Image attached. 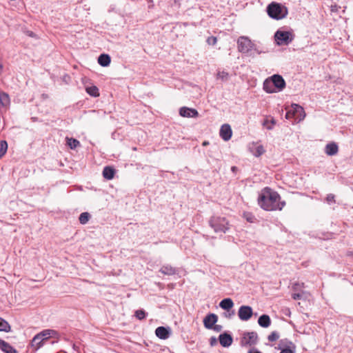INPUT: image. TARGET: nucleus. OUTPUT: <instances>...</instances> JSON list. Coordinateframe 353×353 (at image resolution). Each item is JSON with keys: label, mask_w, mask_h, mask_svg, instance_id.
<instances>
[{"label": "nucleus", "mask_w": 353, "mask_h": 353, "mask_svg": "<svg viewBox=\"0 0 353 353\" xmlns=\"http://www.w3.org/2000/svg\"><path fill=\"white\" fill-rule=\"evenodd\" d=\"M238 50L242 53L248 52L252 48L251 40L247 37H240L237 40Z\"/></svg>", "instance_id": "423d86ee"}, {"label": "nucleus", "mask_w": 353, "mask_h": 353, "mask_svg": "<svg viewBox=\"0 0 353 353\" xmlns=\"http://www.w3.org/2000/svg\"><path fill=\"white\" fill-rule=\"evenodd\" d=\"M135 316L139 319L142 320L145 317V313L142 310H139L135 312Z\"/></svg>", "instance_id": "f704fd0d"}, {"label": "nucleus", "mask_w": 353, "mask_h": 353, "mask_svg": "<svg viewBox=\"0 0 353 353\" xmlns=\"http://www.w3.org/2000/svg\"><path fill=\"white\" fill-rule=\"evenodd\" d=\"M219 342L223 347H229L232 343V338L230 334H222L219 336Z\"/></svg>", "instance_id": "dca6fc26"}, {"label": "nucleus", "mask_w": 353, "mask_h": 353, "mask_svg": "<svg viewBox=\"0 0 353 353\" xmlns=\"http://www.w3.org/2000/svg\"><path fill=\"white\" fill-rule=\"evenodd\" d=\"M326 201L329 203L335 202L334 195L332 194H328L326 197Z\"/></svg>", "instance_id": "58836bf2"}, {"label": "nucleus", "mask_w": 353, "mask_h": 353, "mask_svg": "<svg viewBox=\"0 0 353 353\" xmlns=\"http://www.w3.org/2000/svg\"><path fill=\"white\" fill-rule=\"evenodd\" d=\"M230 74L226 71H219L216 74L217 79H221L222 81H226L228 80Z\"/></svg>", "instance_id": "cd10ccee"}, {"label": "nucleus", "mask_w": 353, "mask_h": 353, "mask_svg": "<svg viewBox=\"0 0 353 353\" xmlns=\"http://www.w3.org/2000/svg\"><path fill=\"white\" fill-rule=\"evenodd\" d=\"M210 225L215 232L225 233L229 229V222L224 217L212 216L210 220Z\"/></svg>", "instance_id": "20e7f679"}, {"label": "nucleus", "mask_w": 353, "mask_h": 353, "mask_svg": "<svg viewBox=\"0 0 353 353\" xmlns=\"http://www.w3.org/2000/svg\"><path fill=\"white\" fill-rule=\"evenodd\" d=\"M11 327L9 323L4 319L0 317V331L9 332Z\"/></svg>", "instance_id": "393cba45"}, {"label": "nucleus", "mask_w": 353, "mask_h": 353, "mask_svg": "<svg viewBox=\"0 0 353 353\" xmlns=\"http://www.w3.org/2000/svg\"><path fill=\"white\" fill-rule=\"evenodd\" d=\"M279 334L276 332H272L269 336H268V340L270 341H276L278 339H279Z\"/></svg>", "instance_id": "e433bc0d"}, {"label": "nucleus", "mask_w": 353, "mask_h": 353, "mask_svg": "<svg viewBox=\"0 0 353 353\" xmlns=\"http://www.w3.org/2000/svg\"><path fill=\"white\" fill-rule=\"evenodd\" d=\"M3 342H4V341L0 339V347H1Z\"/></svg>", "instance_id": "a18cd8bd"}, {"label": "nucleus", "mask_w": 353, "mask_h": 353, "mask_svg": "<svg viewBox=\"0 0 353 353\" xmlns=\"http://www.w3.org/2000/svg\"><path fill=\"white\" fill-rule=\"evenodd\" d=\"M170 329L163 326L158 327L155 330L156 336L161 339H167L170 335Z\"/></svg>", "instance_id": "f8f14e48"}, {"label": "nucleus", "mask_w": 353, "mask_h": 353, "mask_svg": "<svg viewBox=\"0 0 353 353\" xmlns=\"http://www.w3.org/2000/svg\"><path fill=\"white\" fill-rule=\"evenodd\" d=\"M276 122L274 119H271L269 120L268 119H265L263 122V125L268 129L271 130L272 127L275 125Z\"/></svg>", "instance_id": "2f4dec72"}, {"label": "nucleus", "mask_w": 353, "mask_h": 353, "mask_svg": "<svg viewBox=\"0 0 353 353\" xmlns=\"http://www.w3.org/2000/svg\"><path fill=\"white\" fill-rule=\"evenodd\" d=\"M219 305L222 309L229 310L233 307L234 303L231 299H224L220 302Z\"/></svg>", "instance_id": "4be33fe9"}, {"label": "nucleus", "mask_w": 353, "mask_h": 353, "mask_svg": "<svg viewBox=\"0 0 353 353\" xmlns=\"http://www.w3.org/2000/svg\"><path fill=\"white\" fill-rule=\"evenodd\" d=\"M325 152L329 156L335 155L339 152V147L337 144L334 142L330 143L326 145Z\"/></svg>", "instance_id": "2eb2a0df"}, {"label": "nucleus", "mask_w": 353, "mask_h": 353, "mask_svg": "<svg viewBox=\"0 0 353 353\" xmlns=\"http://www.w3.org/2000/svg\"><path fill=\"white\" fill-rule=\"evenodd\" d=\"M115 170L110 166H106L103 168V176L105 179L110 180L114 178Z\"/></svg>", "instance_id": "6ab92c4d"}, {"label": "nucleus", "mask_w": 353, "mask_h": 353, "mask_svg": "<svg viewBox=\"0 0 353 353\" xmlns=\"http://www.w3.org/2000/svg\"><path fill=\"white\" fill-rule=\"evenodd\" d=\"M285 117L288 119L294 118L296 120L302 121L305 117V113L303 107L298 104H292L291 108L286 112Z\"/></svg>", "instance_id": "39448f33"}, {"label": "nucleus", "mask_w": 353, "mask_h": 353, "mask_svg": "<svg viewBox=\"0 0 353 353\" xmlns=\"http://www.w3.org/2000/svg\"><path fill=\"white\" fill-rule=\"evenodd\" d=\"M45 341L41 338L37 334L34 336L31 342V347L33 348L34 351L38 350L44 344Z\"/></svg>", "instance_id": "4468645a"}, {"label": "nucleus", "mask_w": 353, "mask_h": 353, "mask_svg": "<svg viewBox=\"0 0 353 353\" xmlns=\"http://www.w3.org/2000/svg\"><path fill=\"white\" fill-rule=\"evenodd\" d=\"M160 272L163 274H166V275H173L176 273V270L174 268H172V266L170 265H163L161 270H160Z\"/></svg>", "instance_id": "5701e85b"}, {"label": "nucleus", "mask_w": 353, "mask_h": 353, "mask_svg": "<svg viewBox=\"0 0 353 353\" xmlns=\"http://www.w3.org/2000/svg\"><path fill=\"white\" fill-rule=\"evenodd\" d=\"M206 42L209 45L214 46L217 42V38L216 37H213V36L209 37L207 39Z\"/></svg>", "instance_id": "c9c22d12"}, {"label": "nucleus", "mask_w": 353, "mask_h": 353, "mask_svg": "<svg viewBox=\"0 0 353 353\" xmlns=\"http://www.w3.org/2000/svg\"><path fill=\"white\" fill-rule=\"evenodd\" d=\"M90 219V214L88 212H83L80 214L79 220L81 224H85Z\"/></svg>", "instance_id": "c85d7f7f"}, {"label": "nucleus", "mask_w": 353, "mask_h": 353, "mask_svg": "<svg viewBox=\"0 0 353 353\" xmlns=\"http://www.w3.org/2000/svg\"><path fill=\"white\" fill-rule=\"evenodd\" d=\"M350 256H351L352 258H353V251L352 252H350V253L349 254Z\"/></svg>", "instance_id": "49530a36"}, {"label": "nucleus", "mask_w": 353, "mask_h": 353, "mask_svg": "<svg viewBox=\"0 0 353 353\" xmlns=\"http://www.w3.org/2000/svg\"><path fill=\"white\" fill-rule=\"evenodd\" d=\"M39 336L42 338L45 341L51 337H55L57 334V332L54 330H45L39 332Z\"/></svg>", "instance_id": "f3484780"}, {"label": "nucleus", "mask_w": 353, "mask_h": 353, "mask_svg": "<svg viewBox=\"0 0 353 353\" xmlns=\"http://www.w3.org/2000/svg\"><path fill=\"white\" fill-rule=\"evenodd\" d=\"M244 217L250 223H253L255 220L254 216L250 213L244 214Z\"/></svg>", "instance_id": "4c0bfd02"}, {"label": "nucleus", "mask_w": 353, "mask_h": 353, "mask_svg": "<svg viewBox=\"0 0 353 353\" xmlns=\"http://www.w3.org/2000/svg\"><path fill=\"white\" fill-rule=\"evenodd\" d=\"M0 103L3 107L8 108L10 105V99L5 92H0Z\"/></svg>", "instance_id": "a211bd4d"}, {"label": "nucleus", "mask_w": 353, "mask_h": 353, "mask_svg": "<svg viewBox=\"0 0 353 353\" xmlns=\"http://www.w3.org/2000/svg\"><path fill=\"white\" fill-rule=\"evenodd\" d=\"M1 349L5 353H17V350L6 341L2 344Z\"/></svg>", "instance_id": "b1692460"}, {"label": "nucleus", "mask_w": 353, "mask_h": 353, "mask_svg": "<svg viewBox=\"0 0 353 353\" xmlns=\"http://www.w3.org/2000/svg\"><path fill=\"white\" fill-rule=\"evenodd\" d=\"M291 345L288 347L281 350L280 353H294L296 347L294 344L291 343Z\"/></svg>", "instance_id": "473e14b6"}, {"label": "nucleus", "mask_w": 353, "mask_h": 353, "mask_svg": "<svg viewBox=\"0 0 353 353\" xmlns=\"http://www.w3.org/2000/svg\"><path fill=\"white\" fill-rule=\"evenodd\" d=\"M285 81L279 74H274L263 83V89L268 93H274L285 88Z\"/></svg>", "instance_id": "f03ea898"}, {"label": "nucleus", "mask_w": 353, "mask_h": 353, "mask_svg": "<svg viewBox=\"0 0 353 353\" xmlns=\"http://www.w3.org/2000/svg\"><path fill=\"white\" fill-rule=\"evenodd\" d=\"M110 57L106 54H102L98 58V63L103 67L108 66L110 63Z\"/></svg>", "instance_id": "aec40b11"}, {"label": "nucleus", "mask_w": 353, "mask_h": 353, "mask_svg": "<svg viewBox=\"0 0 353 353\" xmlns=\"http://www.w3.org/2000/svg\"><path fill=\"white\" fill-rule=\"evenodd\" d=\"M217 321L218 317L215 314H210L204 318L203 324L207 329H212Z\"/></svg>", "instance_id": "9b49d317"}, {"label": "nucleus", "mask_w": 353, "mask_h": 353, "mask_svg": "<svg viewBox=\"0 0 353 353\" xmlns=\"http://www.w3.org/2000/svg\"><path fill=\"white\" fill-rule=\"evenodd\" d=\"M220 137L225 141H229L232 134L231 127L229 124H223L220 129Z\"/></svg>", "instance_id": "9d476101"}, {"label": "nucleus", "mask_w": 353, "mask_h": 353, "mask_svg": "<svg viewBox=\"0 0 353 353\" xmlns=\"http://www.w3.org/2000/svg\"><path fill=\"white\" fill-rule=\"evenodd\" d=\"M214 330L216 331H219V327L218 325H214L213 327H212Z\"/></svg>", "instance_id": "37998d69"}, {"label": "nucleus", "mask_w": 353, "mask_h": 353, "mask_svg": "<svg viewBox=\"0 0 353 353\" xmlns=\"http://www.w3.org/2000/svg\"><path fill=\"white\" fill-rule=\"evenodd\" d=\"M264 152H265L264 148L262 145H258L256 148V150H255V152H254V155L256 157H259L261 154H263Z\"/></svg>", "instance_id": "72a5a7b5"}, {"label": "nucleus", "mask_w": 353, "mask_h": 353, "mask_svg": "<svg viewBox=\"0 0 353 353\" xmlns=\"http://www.w3.org/2000/svg\"><path fill=\"white\" fill-rule=\"evenodd\" d=\"M215 344H216V339L215 337H212L210 339V345L213 346Z\"/></svg>", "instance_id": "ea45409f"}, {"label": "nucleus", "mask_w": 353, "mask_h": 353, "mask_svg": "<svg viewBox=\"0 0 353 353\" xmlns=\"http://www.w3.org/2000/svg\"><path fill=\"white\" fill-rule=\"evenodd\" d=\"M258 339V335L254 332L245 333L242 339V345H252L256 343Z\"/></svg>", "instance_id": "6e6552de"}, {"label": "nucleus", "mask_w": 353, "mask_h": 353, "mask_svg": "<svg viewBox=\"0 0 353 353\" xmlns=\"http://www.w3.org/2000/svg\"><path fill=\"white\" fill-rule=\"evenodd\" d=\"M279 45L288 44L292 41V37L290 32L278 30L274 35Z\"/></svg>", "instance_id": "0eeeda50"}, {"label": "nucleus", "mask_w": 353, "mask_h": 353, "mask_svg": "<svg viewBox=\"0 0 353 353\" xmlns=\"http://www.w3.org/2000/svg\"><path fill=\"white\" fill-rule=\"evenodd\" d=\"M249 353H261L260 351H258L256 350H251L249 351Z\"/></svg>", "instance_id": "79ce46f5"}, {"label": "nucleus", "mask_w": 353, "mask_h": 353, "mask_svg": "<svg viewBox=\"0 0 353 353\" xmlns=\"http://www.w3.org/2000/svg\"><path fill=\"white\" fill-rule=\"evenodd\" d=\"M3 68L2 61L0 59V74L2 72Z\"/></svg>", "instance_id": "a19ab883"}, {"label": "nucleus", "mask_w": 353, "mask_h": 353, "mask_svg": "<svg viewBox=\"0 0 353 353\" xmlns=\"http://www.w3.org/2000/svg\"><path fill=\"white\" fill-rule=\"evenodd\" d=\"M258 203L261 208L267 211L281 210L285 205L284 201H281L280 195L268 187L261 191Z\"/></svg>", "instance_id": "f257e3e1"}, {"label": "nucleus", "mask_w": 353, "mask_h": 353, "mask_svg": "<svg viewBox=\"0 0 353 353\" xmlns=\"http://www.w3.org/2000/svg\"><path fill=\"white\" fill-rule=\"evenodd\" d=\"M267 12L271 18L277 20L285 18L288 14L287 8L276 2H272L268 5Z\"/></svg>", "instance_id": "7ed1b4c3"}, {"label": "nucleus", "mask_w": 353, "mask_h": 353, "mask_svg": "<svg viewBox=\"0 0 353 353\" xmlns=\"http://www.w3.org/2000/svg\"><path fill=\"white\" fill-rule=\"evenodd\" d=\"M179 114L183 117H196L199 115L196 110L187 107L181 108L179 110Z\"/></svg>", "instance_id": "ddd939ff"}, {"label": "nucleus", "mask_w": 353, "mask_h": 353, "mask_svg": "<svg viewBox=\"0 0 353 353\" xmlns=\"http://www.w3.org/2000/svg\"><path fill=\"white\" fill-rule=\"evenodd\" d=\"M252 314L253 312L252 307L246 305L240 307L238 312V316L242 321L249 320L252 317Z\"/></svg>", "instance_id": "1a4fd4ad"}, {"label": "nucleus", "mask_w": 353, "mask_h": 353, "mask_svg": "<svg viewBox=\"0 0 353 353\" xmlns=\"http://www.w3.org/2000/svg\"><path fill=\"white\" fill-rule=\"evenodd\" d=\"M208 144H209L208 141H204L202 145L203 146H205V145H208Z\"/></svg>", "instance_id": "c03bdc74"}, {"label": "nucleus", "mask_w": 353, "mask_h": 353, "mask_svg": "<svg viewBox=\"0 0 353 353\" xmlns=\"http://www.w3.org/2000/svg\"><path fill=\"white\" fill-rule=\"evenodd\" d=\"M292 296L294 300L305 299L307 298V294L301 290L298 292L292 293Z\"/></svg>", "instance_id": "c756f323"}, {"label": "nucleus", "mask_w": 353, "mask_h": 353, "mask_svg": "<svg viewBox=\"0 0 353 353\" xmlns=\"http://www.w3.org/2000/svg\"><path fill=\"white\" fill-rule=\"evenodd\" d=\"M8 150V143L6 141H0V159L6 154Z\"/></svg>", "instance_id": "7c9ffc66"}, {"label": "nucleus", "mask_w": 353, "mask_h": 353, "mask_svg": "<svg viewBox=\"0 0 353 353\" xmlns=\"http://www.w3.org/2000/svg\"><path fill=\"white\" fill-rule=\"evenodd\" d=\"M86 92L90 96L94 97H99L100 94L98 88L95 85L86 88Z\"/></svg>", "instance_id": "a878e982"}, {"label": "nucleus", "mask_w": 353, "mask_h": 353, "mask_svg": "<svg viewBox=\"0 0 353 353\" xmlns=\"http://www.w3.org/2000/svg\"><path fill=\"white\" fill-rule=\"evenodd\" d=\"M66 141H67L68 145L71 149H75L76 148H77L78 146L80 145V142L78 140L73 139V138L66 137Z\"/></svg>", "instance_id": "bb28decb"}, {"label": "nucleus", "mask_w": 353, "mask_h": 353, "mask_svg": "<svg viewBox=\"0 0 353 353\" xmlns=\"http://www.w3.org/2000/svg\"><path fill=\"white\" fill-rule=\"evenodd\" d=\"M270 319L268 315L263 314L261 315L258 320V323L260 326L263 327H268L270 325Z\"/></svg>", "instance_id": "412c9836"}]
</instances>
